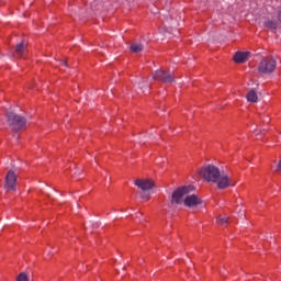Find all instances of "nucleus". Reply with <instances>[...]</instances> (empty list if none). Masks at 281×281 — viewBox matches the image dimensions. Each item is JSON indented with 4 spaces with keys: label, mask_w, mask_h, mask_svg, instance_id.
<instances>
[{
    "label": "nucleus",
    "mask_w": 281,
    "mask_h": 281,
    "mask_svg": "<svg viewBox=\"0 0 281 281\" xmlns=\"http://www.w3.org/2000/svg\"><path fill=\"white\" fill-rule=\"evenodd\" d=\"M138 86H139L140 89H144V87L148 88V85L144 81L139 82Z\"/></svg>",
    "instance_id": "15"
},
{
    "label": "nucleus",
    "mask_w": 281,
    "mask_h": 281,
    "mask_svg": "<svg viewBox=\"0 0 281 281\" xmlns=\"http://www.w3.org/2000/svg\"><path fill=\"white\" fill-rule=\"evenodd\" d=\"M61 65H64V67H67V61H61Z\"/></svg>",
    "instance_id": "17"
},
{
    "label": "nucleus",
    "mask_w": 281,
    "mask_h": 281,
    "mask_svg": "<svg viewBox=\"0 0 281 281\" xmlns=\"http://www.w3.org/2000/svg\"><path fill=\"white\" fill-rule=\"evenodd\" d=\"M247 56H249L248 52H237L234 55V60L235 63H245V60H247Z\"/></svg>",
    "instance_id": "10"
},
{
    "label": "nucleus",
    "mask_w": 281,
    "mask_h": 281,
    "mask_svg": "<svg viewBox=\"0 0 281 281\" xmlns=\"http://www.w3.org/2000/svg\"><path fill=\"white\" fill-rule=\"evenodd\" d=\"M4 190L15 192L16 191V173L9 170L4 180Z\"/></svg>",
    "instance_id": "7"
},
{
    "label": "nucleus",
    "mask_w": 281,
    "mask_h": 281,
    "mask_svg": "<svg viewBox=\"0 0 281 281\" xmlns=\"http://www.w3.org/2000/svg\"><path fill=\"white\" fill-rule=\"evenodd\" d=\"M183 203L187 207H196V205H201V203H203V200L194 194H191L184 198Z\"/></svg>",
    "instance_id": "8"
},
{
    "label": "nucleus",
    "mask_w": 281,
    "mask_h": 281,
    "mask_svg": "<svg viewBox=\"0 0 281 281\" xmlns=\"http://www.w3.org/2000/svg\"><path fill=\"white\" fill-rule=\"evenodd\" d=\"M193 190V186L178 188L171 195V205H175V203L176 205H181L183 203V196H186V194H190Z\"/></svg>",
    "instance_id": "3"
},
{
    "label": "nucleus",
    "mask_w": 281,
    "mask_h": 281,
    "mask_svg": "<svg viewBox=\"0 0 281 281\" xmlns=\"http://www.w3.org/2000/svg\"><path fill=\"white\" fill-rule=\"evenodd\" d=\"M277 172H281V160L277 165Z\"/></svg>",
    "instance_id": "16"
},
{
    "label": "nucleus",
    "mask_w": 281,
    "mask_h": 281,
    "mask_svg": "<svg viewBox=\"0 0 281 281\" xmlns=\"http://www.w3.org/2000/svg\"><path fill=\"white\" fill-rule=\"evenodd\" d=\"M134 184L136 186V188H139V190H142L140 199H148V194H146V192L155 188V182L150 179H136Z\"/></svg>",
    "instance_id": "5"
},
{
    "label": "nucleus",
    "mask_w": 281,
    "mask_h": 281,
    "mask_svg": "<svg viewBox=\"0 0 281 281\" xmlns=\"http://www.w3.org/2000/svg\"><path fill=\"white\" fill-rule=\"evenodd\" d=\"M130 49L133 52V54H139V52H144V45L139 43H133Z\"/></svg>",
    "instance_id": "11"
},
{
    "label": "nucleus",
    "mask_w": 281,
    "mask_h": 281,
    "mask_svg": "<svg viewBox=\"0 0 281 281\" xmlns=\"http://www.w3.org/2000/svg\"><path fill=\"white\" fill-rule=\"evenodd\" d=\"M276 65H277V61L276 59H273V57H266L260 61L258 66V72L273 74V71H276Z\"/></svg>",
    "instance_id": "4"
},
{
    "label": "nucleus",
    "mask_w": 281,
    "mask_h": 281,
    "mask_svg": "<svg viewBox=\"0 0 281 281\" xmlns=\"http://www.w3.org/2000/svg\"><path fill=\"white\" fill-rule=\"evenodd\" d=\"M200 177L209 183H216L218 190H225L232 184V179L225 172H221V169L214 165L203 166L199 170Z\"/></svg>",
    "instance_id": "1"
},
{
    "label": "nucleus",
    "mask_w": 281,
    "mask_h": 281,
    "mask_svg": "<svg viewBox=\"0 0 281 281\" xmlns=\"http://www.w3.org/2000/svg\"><path fill=\"white\" fill-rule=\"evenodd\" d=\"M15 54L20 56V58H25V54H27V48L25 47V43L21 42L15 46Z\"/></svg>",
    "instance_id": "9"
},
{
    "label": "nucleus",
    "mask_w": 281,
    "mask_h": 281,
    "mask_svg": "<svg viewBox=\"0 0 281 281\" xmlns=\"http://www.w3.org/2000/svg\"><path fill=\"white\" fill-rule=\"evenodd\" d=\"M248 102L256 103L258 102V93L255 92V90H250L246 95Z\"/></svg>",
    "instance_id": "12"
},
{
    "label": "nucleus",
    "mask_w": 281,
    "mask_h": 281,
    "mask_svg": "<svg viewBox=\"0 0 281 281\" xmlns=\"http://www.w3.org/2000/svg\"><path fill=\"white\" fill-rule=\"evenodd\" d=\"M16 281H30V277L25 272H21L16 277Z\"/></svg>",
    "instance_id": "14"
},
{
    "label": "nucleus",
    "mask_w": 281,
    "mask_h": 281,
    "mask_svg": "<svg viewBox=\"0 0 281 281\" xmlns=\"http://www.w3.org/2000/svg\"><path fill=\"white\" fill-rule=\"evenodd\" d=\"M217 225H221L222 227H224V225H227L228 223V217L225 216H218L216 220Z\"/></svg>",
    "instance_id": "13"
},
{
    "label": "nucleus",
    "mask_w": 281,
    "mask_h": 281,
    "mask_svg": "<svg viewBox=\"0 0 281 281\" xmlns=\"http://www.w3.org/2000/svg\"><path fill=\"white\" fill-rule=\"evenodd\" d=\"M153 80H158V82H164L165 85H170L175 82V77L166 70H156L153 75Z\"/></svg>",
    "instance_id": "6"
},
{
    "label": "nucleus",
    "mask_w": 281,
    "mask_h": 281,
    "mask_svg": "<svg viewBox=\"0 0 281 281\" xmlns=\"http://www.w3.org/2000/svg\"><path fill=\"white\" fill-rule=\"evenodd\" d=\"M7 122L12 131H21L27 124V120L24 116L14 112H7Z\"/></svg>",
    "instance_id": "2"
},
{
    "label": "nucleus",
    "mask_w": 281,
    "mask_h": 281,
    "mask_svg": "<svg viewBox=\"0 0 281 281\" xmlns=\"http://www.w3.org/2000/svg\"><path fill=\"white\" fill-rule=\"evenodd\" d=\"M240 216H245V214H241Z\"/></svg>",
    "instance_id": "18"
}]
</instances>
